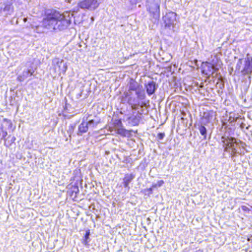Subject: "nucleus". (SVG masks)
<instances>
[{
	"label": "nucleus",
	"instance_id": "obj_3",
	"mask_svg": "<svg viewBox=\"0 0 252 252\" xmlns=\"http://www.w3.org/2000/svg\"><path fill=\"white\" fill-rule=\"evenodd\" d=\"M222 141L225 146V151L229 152L232 157H234L235 154L237 153V147H238V143L234 138L230 137L225 138Z\"/></svg>",
	"mask_w": 252,
	"mask_h": 252
},
{
	"label": "nucleus",
	"instance_id": "obj_12",
	"mask_svg": "<svg viewBox=\"0 0 252 252\" xmlns=\"http://www.w3.org/2000/svg\"><path fill=\"white\" fill-rule=\"evenodd\" d=\"M214 70L215 69L213 65L210 63H207L203 70V73L206 75H210L214 73Z\"/></svg>",
	"mask_w": 252,
	"mask_h": 252
},
{
	"label": "nucleus",
	"instance_id": "obj_19",
	"mask_svg": "<svg viewBox=\"0 0 252 252\" xmlns=\"http://www.w3.org/2000/svg\"><path fill=\"white\" fill-rule=\"evenodd\" d=\"M87 123L88 124V126H89L90 127H94L97 124V123L94 122V120H90Z\"/></svg>",
	"mask_w": 252,
	"mask_h": 252
},
{
	"label": "nucleus",
	"instance_id": "obj_1",
	"mask_svg": "<svg viewBox=\"0 0 252 252\" xmlns=\"http://www.w3.org/2000/svg\"><path fill=\"white\" fill-rule=\"evenodd\" d=\"M72 16V13L65 12L62 14L56 10L48 11L42 22L38 24L33 22L31 27L37 33L44 32L46 29L50 31L63 30L70 25Z\"/></svg>",
	"mask_w": 252,
	"mask_h": 252
},
{
	"label": "nucleus",
	"instance_id": "obj_23",
	"mask_svg": "<svg viewBox=\"0 0 252 252\" xmlns=\"http://www.w3.org/2000/svg\"><path fill=\"white\" fill-rule=\"evenodd\" d=\"M242 209L245 212H249L250 211V209L246 206H242Z\"/></svg>",
	"mask_w": 252,
	"mask_h": 252
},
{
	"label": "nucleus",
	"instance_id": "obj_20",
	"mask_svg": "<svg viewBox=\"0 0 252 252\" xmlns=\"http://www.w3.org/2000/svg\"><path fill=\"white\" fill-rule=\"evenodd\" d=\"M117 133L121 135H125L126 134V130L123 128H119L117 130Z\"/></svg>",
	"mask_w": 252,
	"mask_h": 252
},
{
	"label": "nucleus",
	"instance_id": "obj_8",
	"mask_svg": "<svg viewBox=\"0 0 252 252\" xmlns=\"http://www.w3.org/2000/svg\"><path fill=\"white\" fill-rule=\"evenodd\" d=\"M150 12L153 15V17L157 19L160 16L159 4L158 3L151 4L149 7Z\"/></svg>",
	"mask_w": 252,
	"mask_h": 252
},
{
	"label": "nucleus",
	"instance_id": "obj_26",
	"mask_svg": "<svg viewBox=\"0 0 252 252\" xmlns=\"http://www.w3.org/2000/svg\"><path fill=\"white\" fill-rule=\"evenodd\" d=\"M153 188L152 187V188H150L149 189H148L147 190L149 191L151 193H152Z\"/></svg>",
	"mask_w": 252,
	"mask_h": 252
},
{
	"label": "nucleus",
	"instance_id": "obj_13",
	"mask_svg": "<svg viewBox=\"0 0 252 252\" xmlns=\"http://www.w3.org/2000/svg\"><path fill=\"white\" fill-rule=\"evenodd\" d=\"M88 130V124L87 122L83 121L78 127V134L86 132Z\"/></svg>",
	"mask_w": 252,
	"mask_h": 252
},
{
	"label": "nucleus",
	"instance_id": "obj_17",
	"mask_svg": "<svg viewBox=\"0 0 252 252\" xmlns=\"http://www.w3.org/2000/svg\"><path fill=\"white\" fill-rule=\"evenodd\" d=\"M136 94L137 95L138 98L140 100H143L145 97V94L144 92H137Z\"/></svg>",
	"mask_w": 252,
	"mask_h": 252
},
{
	"label": "nucleus",
	"instance_id": "obj_30",
	"mask_svg": "<svg viewBox=\"0 0 252 252\" xmlns=\"http://www.w3.org/2000/svg\"><path fill=\"white\" fill-rule=\"evenodd\" d=\"M132 88H133L132 87H130V89H132ZM132 90H133V89H132Z\"/></svg>",
	"mask_w": 252,
	"mask_h": 252
},
{
	"label": "nucleus",
	"instance_id": "obj_18",
	"mask_svg": "<svg viewBox=\"0 0 252 252\" xmlns=\"http://www.w3.org/2000/svg\"><path fill=\"white\" fill-rule=\"evenodd\" d=\"M129 103L131 105V107L133 110H136L138 109V106L140 105V103H132L130 100H129Z\"/></svg>",
	"mask_w": 252,
	"mask_h": 252
},
{
	"label": "nucleus",
	"instance_id": "obj_9",
	"mask_svg": "<svg viewBox=\"0 0 252 252\" xmlns=\"http://www.w3.org/2000/svg\"><path fill=\"white\" fill-rule=\"evenodd\" d=\"M4 7H1V11H3L5 15H11L14 10L13 6H12V1H7L6 3L4 4Z\"/></svg>",
	"mask_w": 252,
	"mask_h": 252
},
{
	"label": "nucleus",
	"instance_id": "obj_16",
	"mask_svg": "<svg viewBox=\"0 0 252 252\" xmlns=\"http://www.w3.org/2000/svg\"><path fill=\"white\" fill-rule=\"evenodd\" d=\"M164 181L163 180H159L156 184H154L152 185V188H156L157 187H160L163 185Z\"/></svg>",
	"mask_w": 252,
	"mask_h": 252
},
{
	"label": "nucleus",
	"instance_id": "obj_5",
	"mask_svg": "<svg viewBox=\"0 0 252 252\" xmlns=\"http://www.w3.org/2000/svg\"><path fill=\"white\" fill-rule=\"evenodd\" d=\"M78 7L83 9L94 10L99 5L97 0H83L77 4Z\"/></svg>",
	"mask_w": 252,
	"mask_h": 252
},
{
	"label": "nucleus",
	"instance_id": "obj_2",
	"mask_svg": "<svg viewBox=\"0 0 252 252\" xmlns=\"http://www.w3.org/2000/svg\"><path fill=\"white\" fill-rule=\"evenodd\" d=\"M236 70L243 75H249L252 72V57L249 54L242 59H240L236 66Z\"/></svg>",
	"mask_w": 252,
	"mask_h": 252
},
{
	"label": "nucleus",
	"instance_id": "obj_4",
	"mask_svg": "<svg viewBox=\"0 0 252 252\" xmlns=\"http://www.w3.org/2000/svg\"><path fill=\"white\" fill-rule=\"evenodd\" d=\"M53 69L54 72L59 75L64 74L67 70L66 63L59 58H55L52 61Z\"/></svg>",
	"mask_w": 252,
	"mask_h": 252
},
{
	"label": "nucleus",
	"instance_id": "obj_7",
	"mask_svg": "<svg viewBox=\"0 0 252 252\" xmlns=\"http://www.w3.org/2000/svg\"><path fill=\"white\" fill-rule=\"evenodd\" d=\"M142 114L137 112H133L132 115L127 118L128 123L131 126H135L138 125L141 119Z\"/></svg>",
	"mask_w": 252,
	"mask_h": 252
},
{
	"label": "nucleus",
	"instance_id": "obj_29",
	"mask_svg": "<svg viewBox=\"0 0 252 252\" xmlns=\"http://www.w3.org/2000/svg\"><path fill=\"white\" fill-rule=\"evenodd\" d=\"M91 19H92V21H94V18L93 17H92Z\"/></svg>",
	"mask_w": 252,
	"mask_h": 252
},
{
	"label": "nucleus",
	"instance_id": "obj_25",
	"mask_svg": "<svg viewBox=\"0 0 252 252\" xmlns=\"http://www.w3.org/2000/svg\"><path fill=\"white\" fill-rule=\"evenodd\" d=\"M7 135V133L6 131H3L2 138L3 139H4Z\"/></svg>",
	"mask_w": 252,
	"mask_h": 252
},
{
	"label": "nucleus",
	"instance_id": "obj_15",
	"mask_svg": "<svg viewBox=\"0 0 252 252\" xmlns=\"http://www.w3.org/2000/svg\"><path fill=\"white\" fill-rule=\"evenodd\" d=\"M198 129L200 133L203 136V139H206L207 137V129L206 128L202 125H199Z\"/></svg>",
	"mask_w": 252,
	"mask_h": 252
},
{
	"label": "nucleus",
	"instance_id": "obj_22",
	"mask_svg": "<svg viewBox=\"0 0 252 252\" xmlns=\"http://www.w3.org/2000/svg\"><path fill=\"white\" fill-rule=\"evenodd\" d=\"M89 235H90V232H89V231H87L86 233V235H85V240L84 243H85V245L87 244V240L89 238Z\"/></svg>",
	"mask_w": 252,
	"mask_h": 252
},
{
	"label": "nucleus",
	"instance_id": "obj_11",
	"mask_svg": "<svg viewBox=\"0 0 252 252\" xmlns=\"http://www.w3.org/2000/svg\"><path fill=\"white\" fill-rule=\"evenodd\" d=\"M146 88L149 95L153 94L156 90V83L153 81L149 82L146 85Z\"/></svg>",
	"mask_w": 252,
	"mask_h": 252
},
{
	"label": "nucleus",
	"instance_id": "obj_27",
	"mask_svg": "<svg viewBox=\"0 0 252 252\" xmlns=\"http://www.w3.org/2000/svg\"><path fill=\"white\" fill-rule=\"evenodd\" d=\"M65 1L67 2L70 3L71 1V0H65Z\"/></svg>",
	"mask_w": 252,
	"mask_h": 252
},
{
	"label": "nucleus",
	"instance_id": "obj_24",
	"mask_svg": "<svg viewBox=\"0 0 252 252\" xmlns=\"http://www.w3.org/2000/svg\"><path fill=\"white\" fill-rule=\"evenodd\" d=\"M5 122L8 125V128H11L12 126V123L10 121L4 120Z\"/></svg>",
	"mask_w": 252,
	"mask_h": 252
},
{
	"label": "nucleus",
	"instance_id": "obj_28",
	"mask_svg": "<svg viewBox=\"0 0 252 252\" xmlns=\"http://www.w3.org/2000/svg\"><path fill=\"white\" fill-rule=\"evenodd\" d=\"M27 21V18H25L24 19V21L25 22H26Z\"/></svg>",
	"mask_w": 252,
	"mask_h": 252
},
{
	"label": "nucleus",
	"instance_id": "obj_14",
	"mask_svg": "<svg viewBox=\"0 0 252 252\" xmlns=\"http://www.w3.org/2000/svg\"><path fill=\"white\" fill-rule=\"evenodd\" d=\"M133 179V176L131 174L126 175L124 178V186L125 188L128 187L129 184Z\"/></svg>",
	"mask_w": 252,
	"mask_h": 252
},
{
	"label": "nucleus",
	"instance_id": "obj_10",
	"mask_svg": "<svg viewBox=\"0 0 252 252\" xmlns=\"http://www.w3.org/2000/svg\"><path fill=\"white\" fill-rule=\"evenodd\" d=\"M33 71L31 69H26L24 70L22 74H20L17 77V80L20 82L24 81L30 75H32Z\"/></svg>",
	"mask_w": 252,
	"mask_h": 252
},
{
	"label": "nucleus",
	"instance_id": "obj_6",
	"mask_svg": "<svg viewBox=\"0 0 252 252\" xmlns=\"http://www.w3.org/2000/svg\"><path fill=\"white\" fill-rule=\"evenodd\" d=\"M176 14L173 12H170L163 17L165 27L170 28L176 24Z\"/></svg>",
	"mask_w": 252,
	"mask_h": 252
},
{
	"label": "nucleus",
	"instance_id": "obj_21",
	"mask_svg": "<svg viewBox=\"0 0 252 252\" xmlns=\"http://www.w3.org/2000/svg\"><path fill=\"white\" fill-rule=\"evenodd\" d=\"M165 136L164 133H159L158 134L157 138L159 140H162Z\"/></svg>",
	"mask_w": 252,
	"mask_h": 252
}]
</instances>
